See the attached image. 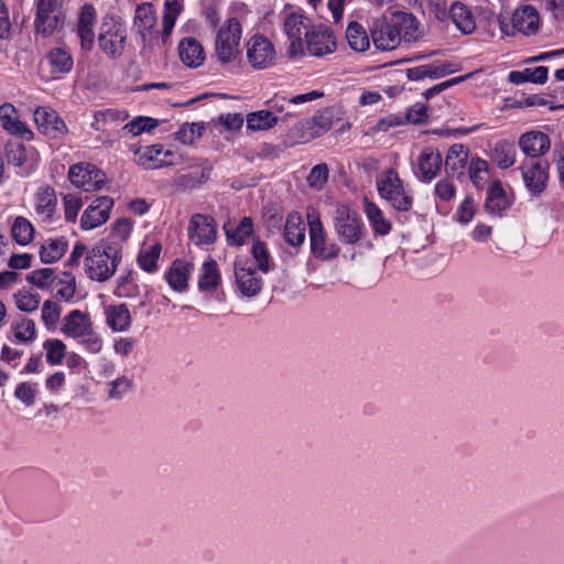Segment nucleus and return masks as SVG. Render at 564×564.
Here are the masks:
<instances>
[{
	"mask_svg": "<svg viewBox=\"0 0 564 564\" xmlns=\"http://www.w3.org/2000/svg\"><path fill=\"white\" fill-rule=\"evenodd\" d=\"M127 41V28L118 19L106 18L99 30L98 44L100 50L112 59L119 58Z\"/></svg>",
	"mask_w": 564,
	"mask_h": 564,
	"instance_id": "obj_7",
	"label": "nucleus"
},
{
	"mask_svg": "<svg viewBox=\"0 0 564 564\" xmlns=\"http://www.w3.org/2000/svg\"><path fill=\"white\" fill-rule=\"evenodd\" d=\"M156 14L150 2H142L137 6L133 17L132 29L140 39L143 47L151 44L155 33Z\"/></svg>",
	"mask_w": 564,
	"mask_h": 564,
	"instance_id": "obj_11",
	"label": "nucleus"
},
{
	"mask_svg": "<svg viewBox=\"0 0 564 564\" xmlns=\"http://www.w3.org/2000/svg\"><path fill=\"white\" fill-rule=\"evenodd\" d=\"M224 230L229 246H243L247 240L253 236L252 218L247 216L242 217L235 228L225 225Z\"/></svg>",
	"mask_w": 564,
	"mask_h": 564,
	"instance_id": "obj_29",
	"label": "nucleus"
},
{
	"mask_svg": "<svg viewBox=\"0 0 564 564\" xmlns=\"http://www.w3.org/2000/svg\"><path fill=\"white\" fill-rule=\"evenodd\" d=\"M159 126V120L151 117L139 116L126 123L123 130L132 135H139L142 132H149Z\"/></svg>",
	"mask_w": 564,
	"mask_h": 564,
	"instance_id": "obj_46",
	"label": "nucleus"
},
{
	"mask_svg": "<svg viewBox=\"0 0 564 564\" xmlns=\"http://www.w3.org/2000/svg\"><path fill=\"white\" fill-rule=\"evenodd\" d=\"M550 145L549 135L541 131L523 133L519 139V147L530 158L529 161H534L545 154L550 150Z\"/></svg>",
	"mask_w": 564,
	"mask_h": 564,
	"instance_id": "obj_19",
	"label": "nucleus"
},
{
	"mask_svg": "<svg viewBox=\"0 0 564 564\" xmlns=\"http://www.w3.org/2000/svg\"><path fill=\"white\" fill-rule=\"evenodd\" d=\"M293 116V112H286L284 116H276L271 110H258L247 116V128L252 131L269 130L279 122L289 123Z\"/></svg>",
	"mask_w": 564,
	"mask_h": 564,
	"instance_id": "obj_21",
	"label": "nucleus"
},
{
	"mask_svg": "<svg viewBox=\"0 0 564 564\" xmlns=\"http://www.w3.org/2000/svg\"><path fill=\"white\" fill-rule=\"evenodd\" d=\"M235 279L238 290L243 296H256L262 290V279L256 268L251 267L247 260L235 262Z\"/></svg>",
	"mask_w": 564,
	"mask_h": 564,
	"instance_id": "obj_14",
	"label": "nucleus"
},
{
	"mask_svg": "<svg viewBox=\"0 0 564 564\" xmlns=\"http://www.w3.org/2000/svg\"><path fill=\"white\" fill-rule=\"evenodd\" d=\"M90 325L91 322L87 314L79 310H74L63 318L61 330L65 336L77 339Z\"/></svg>",
	"mask_w": 564,
	"mask_h": 564,
	"instance_id": "obj_28",
	"label": "nucleus"
},
{
	"mask_svg": "<svg viewBox=\"0 0 564 564\" xmlns=\"http://www.w3.org/2000/svg\"><path fill=\"white\" fill-rule=\"evenodd\" d=\"M161 250L160 243H154L149 249L141 250L137 259L139 267L147 272L156 270Z\"/></svg>",
	"mask_w": 564,
	"mask_h": 564,
	"instance_id": "obj_45",
	"label": "nucleus"
},
{
	"mask_svg": "<svg viewBox=\"0 0 564 564\" xmlns=\"http://www.w3.org/2000/svg\"><path fill=\"white\" fill-rule=\"evenodd\" d=\"M307 218L310 248L313 257L322 261H330L337 258L340 248L337 243L327 241V234L319 216L313 212L307 214Z\"/></svg>",
	"mask_w": 564,
	"mask_h": 564,
	"instance_id": "obj_8",
	"label": "nucleus"
},
{
	"mask_svg": "<svg viewBox=\"0 0 564 564\" xmlns=\"http://www.w3.org/2000/svg\"><path fill=\"white\" fill-rule=\"evenodd\" d=\"M251 254L259 271L268 273L271 270V256L263 241L259 239L252 240Z\"/></svg>",
	"mask_w": 564,
	"mask_h": 564,
	"instance_id": "obj_44",
	"label": "nucleus"
},
{
	"mask_svg": "<svg viewBox=\"0 0 564 564\" xmlns=\"http://www.w3.org/2000/svg\"><path fill=\"white\" fill-rule=\"evenodd\" d=\"M132 381L127 377H121L111 382L109 398L121 399L122 395L131 388Z\"/></svg>",
	"mask_w": 564,
	"mask_h": 564,
	"instance_id": "obj_62",
	"label": "nucleus"
},
{
	"mask_svg": "<svg viewBox=\"0 0 564 564\" xmlns=\"http://www.w3.org/2000/svg\"><path fill=\"white\" fill-rule=\"evenodd\" d=\"M35 383L21 382L15 387L14 397L25 406H31L35 402L36 389Z\"/></svg>",
	"mask_w": 564,
	"mask_h": 564,
	"instance_id": "obj_52",
	"label": "nucleus"
},
{
	"mask_svg": "<svg viewBox=\"0 0 564 564\" xmlns=\"http://www.w3.org/2000/svg\"><path fill=\"white\" fill-rule=\"evenodd\" d=\"M116 294L120 297H135L140 294V289L133 282L131 271L119 278Z\"/></svg>",
	"mask_w": 564,
	"mask_h": 564,
	"instance_id": "obj_50",
	"label": "nucleus"
},
{
	"mask_svg": "<svg viewBox=\"0 0 564 564\" xmlns=\"http://www.w3.org/2000/svg\"><path fill=\"white\" fill-rule=\"evenodd\" d=\"M14 337L22 343L32 341L35 337V323L32 319L22 318L13 325Z\"/></svg>",
	"mask_w": 564,
	"mask_h": 564,
	"instance_id": "obj_51",
	"label": "nucleus"
},
{
	"mask_svg": "<svg viewBox=\"0 0 564 564\" xmlns=\"http://www.w3.org/2000/svg\"><path fill=\"white\" fill-rule=\"evenodd\" d=\"M434 192L440 199L448 202L455 197L456 187L453 182L446 177L436 183Z\"/></svg>",
	"mask_w": 564,
	"mask_h": 564,
	"instance_id": "obj_58",
	"label": "nucleus"
},
{
	"mask_svg": "<svg viewBox=\"0 0 564 564\" xmlns=\"http://www.w3.org/2000/svg\"><path fill=\"white\" fill-rule=\"evenodd\" d=\"M120 261L121 248L118 243L101 241L85 258L86 273L94 281H108L115 274Z\"/></svg>",
	"mask_w": 564,
	"mask_h": 564,
	"instance_id": "obj_2",
	"label": "nucleus"
},
{
	"mask_svg": "<svg viewBox=\"0 0 564 564\" xmlns=\"http://www.w3.org/2000/svg\"><path fill=\"white\" fill-rule=\"evenodd\" d=\"M328 180V167L326 163L315 165L308 176L307 182L311 187L321 188Z\"/></svg>",
	"mask_w": 564,
	"mask_h": 564,
	"instance_id": "obj_57",
	"label": "nucleus"
},
{
	"mask_svg": "<svg viewBox=\"0 0 564 564\" xmlns=\"http://www.w3.org/2000/svg\"><path fill=\"white\" fill-rule=\"evenodd\" d=\"M305 224L297 213H292L286 217L284 226V240L293 247L301 246L305 240Z\"/></svg>",
	"mask_w": 564,
	"mask_h": 564,
	"instance_id": "obj_32",
	"label": "nucleus"
},
{
	"mask_svg": "<svg viewBox=\"0 0 564 564\" xmlns=\"http://www.w3.org/2000/svg\"><path fill=\"white\" fill-rule=\"evenodd\" d=\"M188 237L197 246L214 243L217 237L214 218L203 214H194L188 225Z\"/></svg>",
	"mask_w": 564,
	"mask_h": 564,
	"instance_id": "obj_15",
	"label": "nucleus"
},
{
	"mask_svg": "<svg viewBox=\"0 0 564 564\" xmlns=\"http://www.w3.org/2000/svg\"><path fill=\"white\" fill-rule=\"evenodd\" d=\"M416 19L412 13L397 11L391 20L386 18L377 19L371 28V36L375 46L380 51H392L401 43V31L399 25L405 29V34H410L411 29H416Z\"/></svg>",
	"mask_w": 564,
	"mask_h": 564,
	"instance_id": "obj_1",
	"label": "nucleus"
},
{
	"mask_svg": "<svg viewBox=\"0 0 564 564\" xmlns=\"http://www.w3.org/2000/svg\"><path fill=\"white\" fill-rule=\"evenodd\" d=\"M364 210L375 234L386 236L391 231V223L384 217L382 210L367 197L364 202Z\"/></svg>",
	"mask_w": 564,
	"mask_h": 564,
	"instance_id": "obj_33",
	"label": "nucleus"
},
{
	"mask_svg": "<svg viewBox=\"0 0 564 564\" xmlns=\"http://www.w3.org/2000/svg\"><path fill=\"white\" fill-rule=\"evenodd\" d=\"M135 155L138 164L145 170H154L173 164L169 159V156L173 155L172 152L164 151L162 144H153L140 149L135 152Z\"/></svg>",
	"mask_w": 564,
	"mask_h": 564,
	"instance_id": "obj_20",
	"label": "nucleus"
},
{
	"mask_svg": "<svg viewBox=\"0 0 564 564\" xmlns=\"http://www.w3.org/2000/svg\"><path fill=\"white\" fill-rule=\"evenodd\" d=\"M468 149L460 143L453 144L445 158V171L447 176L457 177L464 175V170L468 160Z\"/></svg>",
	"mask_w": 564,
	"mask_h": 564,
	"instance_id": "obj_24",
	"label": "nucleus"
},
{
	"mask_svg": "<svg viewBox=\"0 0 564 564\" xmlns=\"http://www.w3.org/2000/svg\"><path fill=\"white\" fill-rule=\"evenodd\" d=\"M377 189L381 198L388 200L398 212H409L413 205L412 195L404 188L403 181L394 169H388L377 178Z\"/></svg>",
	"mask_w": 564,
	"mask_h": 564,
	"instance_id": "obj_3",
	"label": "nucleus"
},
{
	"mask_svg": "<svg viewBox=\"0 0 564 564\" xmlns=\"http://www.w3.org/2000/svg\"><path fill=\"white\" fill-rule=\"evenodd\" d=\"M475 216V205L470 196L465 197L456 210V218L462 224H468Z\"/></svg>",
	"mask_w": 564,
	"mask_h": 564,
	"instance_id": "obj_59",
	"label": "nucleus"
},
{
	"mask_svg": "<svg viewBox=\"0 0 564 564\" xmlns=\"http://www.w3.org/2000/svg\"><path fill=\"white\" fill-rule=\"evenodd\" d=\"M50 75L53 79H59L69 74L74 67V58L65 47H53L44 56Z\"/></svg>",
	"mask_w": 564,
	"mask_h": 564,
	"instance_id": "obj_17",
	"label": "nucleus"
},
{
	"mask_svg": "<svg viewBox=\"0 0 564 564\" xmlns=\"http://www.w3.org/2000/svg\"><path fill=\"white\" fill-rule=\"evenodd\" d=\"M18 310L24 313H31L39 308L41 296L39 293H29L19 291L14 295Z\"/></svg>",
	"mask_w": 564,
	"mask_h": 564,
	"instance_id": "obj_48",
	"label": "nucleus"
},
{
	"mask_svg": "<svg viewBox=\"0 0 564 564\" xmlns=\"http://www.w3.org/2000/svg\"><path fill=\"white\" fill-rule=\"evenodd\" d=\"M107 220L105 219L102 214L96 212L94 208L87 207L82 215L80 227L84 230H91L101 226Z\"/></svg>",
	"mask_w": 564,
	"mask_h": 564,
	"instance_id": "obj_55",
	"label": "nucleus"
},
{
	"mask_svg": "<svg viewBox=\"0 0 564 564\" xmlns=\"http://www.w3.org/2000/svg\"><path fill=\"white\" fill-rule=\"evenodd\" d=\"M427 110L429 109L425 105H414L406 110L405 119L414 124L424 123L429 118Z\"/></svg>",
	"mask_w": 564,
	"mask_h": 564,
	"instance_id": "obj_61",
	"label": "nucleus"
},
{
	"mask_svg": "<svg viewBox=\"0 0 564 564\" xmlns=\"http://www.w3.org/2000/svg\"><path fill=\"white\" fill-rule=\"evenodd\" d=\"M61 306L53 301H45L42 306V321L47 327H54L59 321Z\"/></svg>",
	"mask_w": 564,
	"mask_h": 564,
	"instance_id": "obj_53",
	"label": "nucleus"
},
{
	"mask_svg": "<svg viewBox=\"0 0 564 564\" xmlns=\"http://www.w3.org/2000/svg\"><path fill=\"white\" fill-rule=\"evenodd\" d=\"M305 21H307V18L297 14V13H290L285 20H284V31L289 39H300L302 37V30L306 29Z\"/></svg>",
	"mask_w": 564,
	"mask_h": 564,
	"instance_id": "obj_47",
	"label": "nucleus"
},
{
	"mask_svg": "<svg viewBox=\"0 0 564 564\" xmlns=\"http://www.w3.org/2000/svg\"><path fill=\"white\" fill-rule=\"evenodd\" d=\"M17 109L12 104H3L0 106V121L2 128L11 134L31 139L33 133L24 122L15 117Z\"/></svg>",
	"mask_w": 564,
	"mask_h": 564,
	"instance_id": "obj_23",
	"label": "nucleus"
},
{
	"mask_svg": "<svg viewBox=\"0 0 564 564\" xmlns=\"http://www.w3.org/2000/svg\"><path fill=\"white\" fill-rule=\"evenodd\" d=\"M509 207L506 191L502 187V183L499 180L494 181L488 191L487 197L484 205L485 210L490 215L501 216Z\"/></svg>",
	"mask_w": 564,
	"mask_h": 564,
	"instance_id": "obj_26",
	"label": "nucleus"
},
{
	"mask_svg": "<svg viewBox=\"0 0 564 564\" xmlns=\"http://www.w3.org/2000/svg\"><path fill=\"white\" fill-rule=\"evenodd\" d=\"M68 180L85 192L100 189L106 183V174L91 163H77L69 167Z\"/></svg>",
	"mask_w": 564,
	"mask_h": 564,
	"instance_id": "obj_10",
	"label": "nucleus"
},
{
	"mask_svg": "<svg viewBox=\"0 0 564 564\" xmlns=\"http://www.w3.org/2000/svg\"><path fill=\"white\" fill-rule=\"evenodd\" d=\"M205 130L204 122H193L189 124L188 131L183 129L178 132V139L183 143H192L196 137H200Z\"/></svg>",
	"mask_w": 564,
	"mask_h": 564,
	"instance_id": "obj_63",
	"label": "nucleus"
},
{
	"mask_svg": "<svg viewBox=\"0 0 564 564\" xmlns=\"http://www.w3.org/2000/svg\"><path fill=\"white\" fill-rule=\"evenodd\" d=\"M181 61L188 67L196 68L205 61V52L202 44L194 37H185L178 44Z\"/></svg>",
	"mask_w": 564,
	"mask_h": 564,
	"instance_id": "obj_25",
	"label": "nucleus"
},
{
	"mask_svg": "<svg viewBox=\"0 0 564 564\" xmlns=\"http://www.w3.org/2000/svg\"><path fill=\"white\" fill-rule=\"evenodd\" d=\"M306 48L313 56L322 57L330 54L336 48L334 34L329 29L313 30L305 32Z\"/></svg>",
	"mask_w": 564,
	"mask_h": 564,
	"instance_id": "obj_18",
	"label": "nucleus"
},
{
	"mask_svg": "<svg viewBox=\"0 0 564 564\" xmlns=\"http://www.w3.org/2000/svg\"><path fill=\"white\" fill-rule=\"evenodd\" d=\"M43 348L46 351V361L52 366L61 365L66 356V345L61 339H46Z\"/></svg>",
	"mask_w": 564,
	"mask_h": 564,
	"instance_id": "obj_43",
	"label": "nucleus"
},
{
	"mask_svg": "<svg viewBox=\"0 0 564 564\" xmlns=\"http://www.w3.org/2000/svg\"><path fill=\"white\" fill-rule=\"evenodd\" d=\"M241 24L237 18L225 21L217 32L215 54L221 64H228L240 54Z\"/></svg>",
	"mask_w": 564,
	"mask_h": 564,
	"instance_id": "obj_4",
	"label": "nucleus"
},
{
	"mask_svg": "<svg viewBox=\"0 0 564 564\" xmlns=\"http://www.w3.org/2000/svg\"><path fill=\"white\" fill-rule=\"evenodd\" d=\"M335 231L343 243L356 245L362 237L364 224L357 212L340 206L334 219Z\"/></svg>",
	"mask_w": 564,
	"mask_h": 564,
	"instance_id": "obj_9",
	"label": "nucleus"
},
{
	"mask_svg": "<svg viewBox=\"0 0 564 564\" xmlns=\"http://www.w3.org/2000/svg\"><path fill=\"white\" fill-rule=\"evenodd\" d=\"M275 57L273 44L261 34L253 35L247 43V58L256 69H263L272 65Z\"/></svg>",
	"mask_w": 564,
	"mask_h": 564,
	"instance_id": "obj_12",
	"label": "nucleus"
},
{
	"mask_svg": "<svg viewBox=\"0 0 564 564\" xmlns=\"http://www.w3.org/2000/svg\"><path fill=\"white\" fill-rule=\"evenodd\" d=\"M453 23L464 34H471L476 30V22L469 8L460 1H455L449 8Z\"/></svg>",
	"mask_w": 564,
	"mask_h": 564,
	"instance_id": "obj_30",
	"label": "nucleus"
},
{
	"mask_svg": "<svg viewBox=\"0 0 564 564\" xmlns=\"http://www.w3.org/2000/svg\"><path fill=\"white\" fill-rule=\"evenodd\" d=\"M405 73L410 80H420L425 77L437 79L454 73V69L449 63L435 62L432 64L408 68Z\"/></svg>",
	"mask_w": 564,
	"mask_h": 564,
	"instance_id": "obj_27",
	"label": "nucleus"
},
{
	"mask_svg": "<svg viewBox=\"0 0 564 564\" xmlns=\"http://www.w3.org/2000/svg\"><path fill=\"white\" fill-rule=\"evenodd\" d=\"M33 116L37 129L51 139H61L68 132L64 120L52 108L37 107Z\"/></svg>",
	"mask_w": 564,
	"mask_h": 564,
	"instance_id": "obj_13",
	"label": "nucleus"
},
{
	"mask_svg": "<svg viewBox=\"0 0 564 564\" xmlns=\"http://www.w3.org/2000/svg\"><path fill=\"white\" fill-rule=\"evenodd\" d=\"M132 224L127 218L118 219L111 230L110 238L113 240L124 241L130 236Z\"/></svg>",
	"mask_w": 564,
	"mask_h": 564,
	"instance_id": "obj_60",
	"label": "nucleus"
},
{
	"mask_svg": "<svg viewBox=\"0 0 564 564\" xmlns=\"http://www.w3.org/2000/svg\"><path fill=\"white\" fill-rule=\"evenodd\" d=\"M549 164L542 161H524L521 166L523 181L527 188L533 194H540L545 189Z\"/></svg>",
	"mask_w": 564,
	"mask_h": 564,
	"instance_id": "obj_16",
	"label": "nucleus"
},
{
	"mask_svg": "<svg viewBox=\"0 0 564 564\" xmlns=\"http://www.w3.org/2000/svg\"><path fill=\"white\" fill-rule=\"evenodd\" d=\"M53 275L54 270L52 268H43L29 273L26 275V281L40 289H45L48 286L50 281H52Z\"/></svg>",
	"mask_w": 564,
	"mask_h": 564,
	"instance_id": "obj_54",
	"label": "nucleus"
},
{
	"mask_svg": "<svg viewBox=\"0 0 564 564\" xmlns=\"http://www.w3.org/2000/svg\"><path fill=\"white\" fill-rule=\"evenodd\" d=\"M68 242L64 237L50 238L40 248L41 262L48 264L58 261L67 251Z\"/></svg>",
	"mask_w": 564,
	"mask_h": 564,
	"instance_id": "obj_34",
	"label": "nucleus"
},
{
	"mask_svg": "<svg viewBox=\"0 0 564 564\" xmlns=\"http://www.w3.org/2000/svg\"><path fill=\"white\" fill-rule=\"evenodd\" d=\"M208 176L209 170L195 169L193 171H188L187 173L177 175L173 181V185L177 191L193 189L204 184Z\"/></svg>",
	"mask_w": 564,
	"mask_h": 564,
	"instance_id": "obj_36",
	"label": "nucleus"
},
{
	"mask_svg": "<svg viewBox=\"0 0 564 564\" xmlns=\"http://www.w3.org/2000/svg\"><path fill=\"white\" fill-rule=\"evenodd\" d=\"M492 159L502 170L512 166L516 162L514 145L507 141L498 142L492 150Z\"/></svg>",
	"mask_w": 564,
	"mask_h": 564,
	"instance_id": "obj_42",
	"label": "nucleus"
},
{
	"mask_svg": "<svg viewBox=\"0 0 564 564\" xmlns=\"http://www.w3.org/2000/svg\"><path fill=\"white\" fill-rule=\"evenodd\" d=\"M11 235L17 243L26 246L34 237V227L25 217L18 216L11 227Z\"/></svg>",
	"mask_w": 564,
	"mask_h": 564,
	"instance_id": "obj_41",
	"label": "nucleus"
},
{
	"mask_svg": "<svg viewBox=\"0 0 564 564\" xmlns=\"http://www.w3.org/2000/svg\"><path fill=\"white\" fill-rule=\"evenodd\" d=\"M56 205L57 198L53 187L46 186L37 192L35 210L39 215H42L45 217V219L51 220L56 209Z\"/></svg>",
	"mask_w": 564,
	"mask_h": 564,
	"instance_id": "obj_37",
	"label": "nucleus"
},
{
	"mask_svg": "<svg viewBox=\"0 0 564 564\" xmlns=\"http://www.w3.org/2000/svg\"><path fill=\"white\" fill-rule=\"evenodd\" d=\"M271 111L276 116H284L286 112H293L294 116L292 118L299 116L290 98H274L271 101Z\"/></svg>",
	"mask_w": 564,
	"mask_h": 564,
	"instance_id": "obj_64",
	"label": "nucleus"
},
{
	"mask_svg": "<svg viewBox=\"0 0 564 564\" xmlns=\"http://www.w3.org/2000/svg\"><path fill=\"white\" fill-rule=\"evenodd\" d=\"M469 178L477 189H482L489 180L488 162L480 158H473L469 162Z\"/></svg>",
	"mask_w": 564,
	"mask_h": 564,
	"instance_id": "obj_40",
	"label": "nucleus"
},
{
	"mask_svg": "<svg viewBox=\"0 0 564 564\" xmlns=\"http://www.w3.org/2000/svg\"><path fill=\"white\" fill-rule=\"evenodd\" d=\"M77 339L79 340V344L90 354L100 352L104 346L101 337L93 329L91 325Z\"/></svg>",
	"mask_w": 564,
	"mask_h": 564,
	"instance_id": "obj_49",
	"label": "nucleus"
},
{
	"mask_svg": "<svg viewBox=\"0 0 564 564\" xmlns=\"http://www.w3.org/2000/svg\"><path fill=\"white\" fill-rule=\"evenodd\" d=\"M131 321V314L126 304L109 305L106 308V322L113 332H126Z\"/></svg>",
	"mask_w": 564,
	"mask_h": 564,
	"instance_id": "obj_31",
	"label": "nucleus"
},
{
	"mask_svg": "<svg viewBox=\"0 0 564 564\" xmlns=\"http://www.w3.org/2000/svg\"><path fill=\"white\" fill-rule=\"evenodd\" d=\"M191 264L181 260H175L166 273L169 285L177 291L183 292L187 288Z\"/></svg>",
	"mask_w": 564,
	"mask_h": 564,
	"instance_id": "obj_35",
	"label": "nucleus"
},
{
	"mask_svg": "<svg viewBox=\"0 0 564 564\" xmlns=\"http://www.w3.org/2000/svg\"><path fill=\"white\" fill-rule=\"evenodd\" d=\"M64 212H65V220L68 223H75L77 218V214L83 206V200L80 197L68 194L65 195L64 198Z\"/></svg>",
	"mask_w": 564,
	"mask_h": 564,
	"instance_id": "obj_56",
	"label": "nucleus"
},
{
	"mask_svg": "<svg viewBox=\"0 0 564 564\" xmlns=\"http://www.w3.org/2000/svg\"><path fill=\"white\" fill-rule=\"evenodd\" d=\"M442 154L431 148H425L421 152L417 161L419 180L421 182H431L438 174L442 166Z\"/></svg>",
	"mask_w": 564,
	"mask_h": 564,
	"instance_id": "obj_22",
	"label": "nucleus"
},
{
	"mask_svg": "<svg viewBox=\"0 0 564 564\" xmlns=\"http://www.w3.org/2000/svg\"><path fill=\"white\" fill-rule=\"evenodd\" d=\"M346 39L350 48L356 52H365L369 48V37L365 29L357 22L349 23L346 31Z\"/></svg>",
	"mask_w": 564,
	"mask_h": 564,
	"instance_id": "obj_39",
	"label": "nucleus"
},
{
	"mask_svg": "<svg viewBox=\"0 0 564 564\" xmlns=\"http://www.w3.org/2000/svg\"><path fill=\"white\" fill-rule=\"evenodd\" d=\"M63 0H37L34 29L44 37L61 30L65 22Z\"/></svg>",
	"mask_w": 564,
	"mask_h": 564,
	"instance_id": "obj_5",
	"label": "nucleus"
},
{
	"mask_svg": "<svg viewBox=\"0 0 564 564\" xmlns=\"http://www.w3.org/2000/svg\"><path fill=\"white\" fill-rule=\"evenodd\" d=\"M220 282V273L217 262L209 258L202 267V274L198 279V289L200 291H214Z\"/></svg>",
	"mask_w": 564,
	"mask_h": 564,
	"instance_id": "obj_38",
	"label": "nucleus"
},
{
	"mask_svg": "<svg viewBox=\"0 0 564 564\" xmlns=\"http://www.w3.org/2000/svg\"><path fill=\"white\" fill-rule=\"evenodd\" d=\"M498 22L501 32L508 36H513L516 33L530 36L539 31L540 14L533 6L525 4L513 12L510 21L500 14Z\"/></svg>",
	"mask_w": 564,
	"mask_h": 564,
	"instance_id": "obj_6",
	"label": "nucleus"
}]
</instances>
